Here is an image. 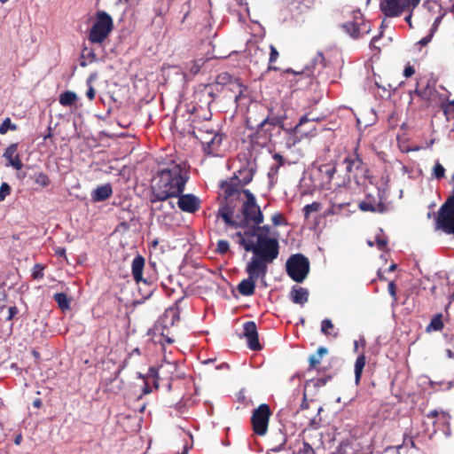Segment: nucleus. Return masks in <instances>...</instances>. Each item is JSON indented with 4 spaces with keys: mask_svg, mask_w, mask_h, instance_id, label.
<instances>
[{
    "mask_svg": "<svg viewBox=\"0 0 454 454\" xmlns=\"http://www.w3.org/2000/svg\"><path fill=\"white\" fill-rule=\"evenodd\" d=\"M188 180L185 162L176 160L160 162L153 179L150 201L155 203L178 197L184 192Z\"/></svg>",
    "mask_w": 454,
    "mask_h": 454,
    "instance_id": "obj_1",
    "label": "nucleus"
},
{
    "mask_svg": "<svg viewBox=\"0 0 454 454\" xmlns=\"http://www.w3.org/2000/svg\"><path fill=\"white\" fill-rule=\"evenodd\" d=\"M247 200L243 202L241 214L234 218L235 206H224L217 211V216L221 217L224 223L234 228H249L253 224H261L264 217L260 207L256 203L254 195L249 191H243Z\"/></svg>",
    "mask_w": 454,
    "mask_h": 454,
    "instance_id": "obj_2",
    "label": "nucleus"
},
{
    "mask_svg": "<svg viewBox=\"0 0 454 454\" xmlns=\"http://www.w3.org/2000/svg\"><path fill=\"white\" fill-rule=\"evenodd\" d=\"M238 244L246 252H252L253 256L247 264L258 270L268 271V265L271 264L279 254V242L277 238L251 239H238Z\"/></svg>",
    "mask_w": 454,
    "mask_h": 454,
    "instance_id": "obj_3",
    "label": "nucleus"
},
{
    "mask_svg": "<svg viewBox=\"0 0 454 454\" xmlns=\"http://www.w3.org/2000/svg\"><path fill=\"white\" fill-rule=\"evenodd\" d=\"M343 163L348 180L353 179L357 184H360L371 178L369 168L358 154L357 147L353 153L345 157Z\"/></svg>",
    "mask_w": 454,
    "mask_h": 454,
    "instance_id": "obj_4",
    "label": "nucleus"
},
{
    "mask_svg": "<svg viewBox=\"0 0 454 454\" xmlns=\"http://www.w3.org/2000/svg\"><path fill=\"white\" fill-rule=\"evenodd\" d=\"M176 371V365L173 363H166L160 366V368L150 367L146 375L145 387L143 388L144 394H150L153 391V387L150 386V380H152L153 386L155 389H158L160 382L164 381V378L160 376V372L162 375H166L168 382L166 384L167 389H171V380L173 374Z\"/></svg>",
    "mask_w": 454,
    "mask_h": 454,
    "instance_id": "obj_5",
    "label": "nucleus"
},
{
    "mask_svg": "<svg viewBox=\"0 0 454 454\" xmlns=\"http://www.w3.org/2000/svg\"><path fill=\"white\" fill-rule=\"evenodd\" d=\"M114 28L112 17L104 11L96 14V20L89 31L88 39L92 43H102Z\"/></svg>",
    "mask_w": 454,
    "mask_h": 454,
    "instance_id": "obj_6",
    "label": "nucleus"
},
{
    "mask_svg": "<svg viewBox=\"0 0 454 454\" xmlns=\"http://www.w3.org/2000/svg\"><path fill=\"white\" fill-rule=\"evenodd\" d=\"M190 133L200 141L207 154L216 153L223 138V134L215 132L214 129H207V131H203L202 127L199 126L196 121L194 125H192Z\"/></svg>",
    "mask_w": 454,
    "mask_h": 454,
    "instance_id": "obj_7",
    "label": "nucleus"
},
{
    "mask_svg": "<svg viewBox=\"0 0 454 454\" xmlns=\"http://www.w3.org/2000/svg\"><path fill=\"white\" fill-rule=\"evenodd\" d=\"M387 196V191L385 188L377 187L375 194L366 193L365 198L359 202L358 208L364 212L387 213L389 210L385 202Z\"/></svg>",
    "mask_w": 454,
    "mask_h": 454,
    "instance_id": "obj_8",
    "label": "nucleus"
},
{
    "mask_svg": "<svg viewBox=\"0 0 454 454\" xmlns=\"http://www.w3.org/2000/svg\"><path fill=\"white\" fill-rule=\"evenodd\" d=\"M219 187L221 189L220 196L223 198L219 208L227 205L236 207V202L239 200L243 191L246 190L241 186L236 176L221 181Z\"/></svg>",
    "mask_w": 454,
    "mask_h": 454,
    "instance_id": "obj_9",
    "label": "nucleus"
},
{
    "mask_svg": "<svg viewBox=\"0 0 454 454\" xmlns=\"http://www.w3.org/2000/svg\"><path fill=\"white\" fill-rule=\"evenodd\" d=\"M286 272L295 282L301 283L309 272V261L302 254L291 255L286 262Z\"/></svg>",
    "mask_w": 454,
    "mask_h": 454,
    "instance_id": "obj_10",
    "label": "nucleus"
},
{
    "mask_svg": "<svg viewBox=\"0 0 454 454\" xmlns=\"http://www.w3.org/2000/svg\"><path fill=\"white\" fill-rule=\"evenodd\" d=\"M342 29L348 34L352 38H359L371 31V24L365 21L362 12L353 11L351 13V20L346 21L341 25Z\"/></svg>",
    "mask_w": 454,
    "mask_h": 454,
    "instance_id": "obj_11",
    "label": "nucleus"
},
{
    "mask_svg": "<svg viewBox=\"0 0 454 454\" xmlns=\"http://www.w3.org/2000/svg\"><path fill=\"white\" fill-rule=\"evenodd\" d=\"M420 0H381L380 7L387 17H397L406 11H413Z\"/></svg>",
    "mask_w": 454,
    "mask_h": 454,
    "instance_id": "obj_12",
    "label": "nucleus"
},
{
    "mask_svg": "<svg viewBox=\"0 0 454 454\" xmlns=\"http://www.w3.org/2000/svg\"><path fill=\"white\" fill-rule=\"evenodd\" d=\"M270 416L271 411L267 403H262L253 411L251 424L255 434L260 436L266 434Z\"/></svg>",
    "mask_w": 454,
    "mask_h": 454,
    "instance_id": "obj_13",
    "label": "nucleus"
},
{
    "mask_svg": "<svg viewBox=\"0 0 454 454\" xmlns=\"http://www.w3.org/2000/svg\"><path fill=\"white\" fill-rule=\"evenodd\" d=\"M246 272L248 277L244 278L237 286L239 293L243 296H251L255 292L256 281L266 277L267 272L258 270L252 265L247 264Z\"/></svg>",
    "mask_w": 454,
    "mask_h": 454,
    "instance_id": "obj_14",
    "label": "nucleus"
},
{
    "mask_svg": "<svg viewBox=\"0 0 454 454\" xmlns=\"http://www.w3.org/2000/svg\"><path fill=\"white\" fill-rule=\"evenodd\" d=\"M429 419H436L433 421L434 429V433L437 431H442V434L450 437L451 435V429L450 425V417L448 413L444 411L438 412L437 411H431L427 415Z\"/></svg>",
    "mask_w": 454,
    "mask_h": 454,
    "instance_id": "obj_15",
    "label": "nucleus"
},
{
    "mask_svg": "<svg viewBox=\"0 0 454 454\" xmlns=\"http://www.w3.org/2000/svg\"><path fill=\"white\" fill-rule=\"evenodd\" d=\"M234 237L237 239H272L270 236V226L263 225L260 226V224H253L249 228H247L244 232L238 231L235 233Z\"/></svg>",
    "mask_w": 454,
    "mask_h": 454,
    "instance_id": "obj_16",
    "label": "nucleus"
},
{
    "mask_svg": "<svg viewBox=\"0 0 454 454\" xmlns=\"http://www.w3.org/2000/svg\"><path fill=\"white\" fill-rule=\"evenodd\" d=\"M177 206L185 213L194 214L200 210L201 206L200 200L192 193L183 194L178 197Z\"/></svg>",
    "mask_w": 454,
    "mask_h": 454,
    "instance_id": "obj_17",
    "label": "nucleus"
},
{
    "mask_svg": "<svg viewBox=\"0 0 454 454\" xmlns=\"http://www.w3.org/2000/svg\"><path fill=\"white\" fill-rule=\"evenodd\" d=\"M244 335L247 340V346L251 350L258 351L262 349L259 341L257 326L254 321L246 322L243 325Z\"/></svg>",
    "mask_w": 454,
    "mask_h": 454,
    "instance_id": "obj_18",
    "label": "nucleus"
},
{
    "mask_svg": "<svg viewBox=\"0 0 454 454\" xmlns=\"http://www.w3.org/2000/svg\"><path fill=\"white\" fill-rule=\"evenodd\" d=\"M309 296V290L299 286H294L289 293V298L291 301L301 307L308 302Z\"/></svg>",
    "mask_w": 454,
    "mask_h": 454,
    "instance_id": "obj_19",
    "label": "nucleus"
},
{
    "mask_svg": "<svg viewBox=\"0 0 454 454\" xmlns=\"http://www.w3.org/2000/svg\"><path fill=\"white\" fill-rule=\"evenodd\" d=\"M17 144H12L6 148L4 156L8 160L10 165L15 169L20 170L23 168V163L20 155L17 153Z\"/></svg>",
    "mask_w": 454,
    "mask_h": 454,
    "instance_id": "obj_20",
    "label": "nucleus"
},
{
    "mask_svg": "<svg viewBox=\"0 0 454 454\" xmlns=\"http://www.w3.org/2000/svg\"><path fill=\"white\" fill-rule=\"evenodd\" d=\"M113 195V188L110 184L98 186L91 192V200L94 202H101L108 200Z\"/></svg>",
    "mask_w": 454,
    "mask_h": 454,
    "instance_id": "obj_21",
    "label": "nucleus"
},
{
    "mask_svg": "<svg viewBox=\"0 0 454 454\" xmlns=\"http://www.w3.org/2000/svg\"><path fill=\"white\" fill-rule=\"evenodd\" d=\"M145 263V260L140 254H137L132 261L131 272L136 283H139L141 281L145 282V280L143 278V270Z\"/></svg>",
    "mask_w": 454,
    "mask_h": 454,
    "instance_id": "obj_22",
    "label": "nucleus"
},
{
    "mask_svg": "<svg viewBox=\"0 0 454 454\" xmlns=\"http://www.w3.org/2000/svg\"><path fill=\"white\" fill-rule=\"evenodd\" d=\"M360 444L356 440H345L337 449V454H360Z\"/></svg>",
    "mask_w": 454,
    "mask_h": 454,
    "instance_id": "obj_23",
    "label": "nucleus"
},
{
    "mask_svg": "<svg viewBox=\"0 0 454 454\" xmlns=\"http://www.w3.org/2000/svg\"><path fill=\"white\" fill-rule=\"evenodd\" d=\"M254 175V169L247 164V166L241 168L238 173H235L233 176L239 179L241 186L244 188L245 185L248 184L253 180Z\"/></svg>",
    "mask_w": 454,
    "mask_h": 454,
    "instance_id": "obj_24",
    "label": "nucleus"
},
{
    "mask_svg": "<svg viewBox=\"0 0 454 454\" xmlns=\"http://www.w3.org/2000/svg\"><path fill=\"white\" fill-rule=\"evenodd\" d=\"M228 90L235 93L234 100L235 102H239L243 97H245V92L247 88L245 86L239 79L234 78L232 82L227 86Z\"/></svg>",
    "mask_w": 454,
    "mask_h": 454,
    "instance_id": "obj_25",
    "label": "nucleus"
},
{
    "mask_svg": "<svg viewBox=\"0 0 454 454\" xmlns=\"http://www.w3.org/2000/svg\"><path fill=\"white\" fill-rule=\"evenodd\" d=\"M255 126L258 129L257 133L260 134L261 131L263 130L266 126H270V127H273V128L279 126L280 128L283 129L284 124H283L282 120L278 117H273V118L266 117V118H263L262 120H261Z\"/></svg>",
    "mask_w": 454,
    "mask_h": 454,
    "instance_id": "obj_26",
    "label": "nucleus"
},
{
    "mask_svg": "<svg viewBox=\"0 0 454 454\" xmlns=\"http://www.w3.org/2000/svg\"><path fill=\"white\" fill-rule=\"evenodd\" d=\"M222 90L215 85L214 83L205 85L204 89L199 93V95L205 96L207 95L208 98L207 106H209L215 100L217 93H219Z\"/></svg>",
    "mask_w": 454,
    "mask_h": 454,
    "instance_id": "obj_27",
    "label": "nucleus"
},
{
    "mask_svg": "<svg viewBox=\"0 0 454 454\" xmlns=\"http://www.w3.org/2000/svg\"><path fill=\"white\" fill-rule=\"evenodd\" d=\"M366 364V358L364 354L357 356L355 363V383L356 386L360 384L363 370Z\"/></svg>",
    "mask_w": 454,
    "mask_h": 454,
    "instance_id": "obj_28",
    "label": "nucleus"
},
{
    "mask_svg": "<svg viewBox=\"0 0 454 454\" xmlns=\"http://www.w3.org/2000/svg\"><path fill=\"white\" fill-rule=\"evenodd\" d=\"M77 101V96L73 91H65L59 96V104L63 106H72Z\"/></svg>",
    "mask_w": 454,
    "mask_h": 454,
    "instance_id": "obj_29",
    "label": "nucleus"
},
{
    "mask_svg": "<svg viewBox=\"0 0 454 454\" xmlns=\"http://www.w3.org/2000/svg\"><path fill=\"white\" fill-rule=\"evenodd\" d=\"M334 329H335L334 325L333 324V322L330 319L325 318V319L322 320L321 332L325 335L333 336V337L336 338L338 336V332H335Z\"/></svg>",
    "mask_w": 454,
    "mask_h": 454,
    "instance_id": "obj_30",
    "label": "nucleus"
},
{
    "mask_svg": "<svg viewBox=\"0 0 454 454\" xmlns=\"http://www.w3.org/2000/svg\"><path fill=\"white\" fill-rule=\"evenodd\" d=\"M322 118L313 115L311 113L305 114L300 118L299 122L292 129V132H300V128L308 121H319Z\"/></svg>",
    "mask_w": 454,
    "mask_h": 454,
    "instance_id": "obj_31",
    "label": "nucleus"
},
{
    "mask_svg": "<svg viewBox=\"0 0 454 454\" xmlns=\"http://www.w3.org/2000/svg\"><path fill=\"white\" fill-rule=\"evenodd\" d=\"M234 78L227 72H223L219 74L216 78L215 82H214L215 85L222 86L221 90H223V86H228Z\"/></svg>",
    "mask_w": 454,
    "mask_h": 454,
    "instance_id": "obj_32",
    "label": "nucleus"
},
{
    "mask_svg": "<svg viewBox=\"0 0 454 454\" xmlns=\"http://www.w3.org/2000/svg\"><path fill=\"white\" fill-rule=\"evenodd\" d=\"M54 301L58 303V306L62 309L66 310L70 308V300L64 293H57L53 296Z\"/></svg>",
    "mask_w": 454,
    "mask_h": 454,
    "instance_id": "obj_33",
    "label": "nucleus"
},
{
    "mask_svg": "<svg viewBox=\"0 0 454 454\" xmlns=\"http://www.w3.org/2000/svg\"><path fill=\"white\" fill-rule=\"evenodd\" d=\"M443 326L444 325L442 320V314H437L431 319V322L427 326V332L441 331Z\"/></svg>",
    "mask_w": 454,
    "mask_h": 454,
    "instance_id": "obj_34",
    "label": "nucleus"
},
{
    "mask_svg": "<svg viewBox=\"0 0 454 454\" xmlns=\"http://www.w3.org/2000/svg\"><path fill=\"white\" fill-rule=\"evenodd\" d=\"M319 171L325 177L327 183H330L336 173V167L334 165H322L319 168Z\"/></svg>",
    "mask_w": 454,
    "mask_h": 454,
    "instance_id": "obj_35",
    "label": "nucleus"
},
{
    "mask_svg": "<svg viewBox=\"0 0 454 454\" xmlns=\"http://www.w3.org/2000/svg\"><path fill=\"white\" fill-rule=\"evenodd\" d=\"M270 59H269V66L267 68V71H277L278 70V67L273 66V63L278 59L279 53L276 47L274 45H270Z\"/></svg>",
    "mask_w": 454,
    "mask_h": 454,
    "instance_id": "obj_36",
    "label": "nucleus"
},
{
    "mask_svg": "<svg viewBox=\"0 0 454 454\" xmlns=\"http://www.w3.org/2000/svg\"><path fill=\"white\" fill-rule=\"evenodd\" d=\"M445 171L444 167L439 161H436L432 169V176L437 180H441L445 177Z\"/></svg>",
    "mask_w": 454,
    "mask_h": 454,
    "instance_id": "obj_37",
    "label": "nucleus"
},
{
    "mask_svg": "<svg viewBox=\"0 0 454 454\" xmlns=\"http://www.w3.org/2000/svg\"><path fill=\"white\" fill-rule=\"evenodd\" d=\"M322 207L320 202L314 201L311 204H308L303 207L304 216L306 219L309 218L312 212H318Z\"/></svg>",
    "mask_w": 454,
    "mask_h": 454,
    "instance_id": "obj_38",
    "label": "nucleus"
},
{
    "mask_svg": "<svg viewBox=\"0 0 454 454\" xmlns=\"http://www.w3.org/2000/svg\"><path fill=\"white\" fill-rule=\"evenodd\" d=\"M35 183L42 187H47L51 184V180L47 174L39 172L35 175Z\"/></svg>",
    "mask_w": 454,
    "mask_h": 454,
    "instance_id": "obj_39",
    "label": "nucleus"
},
{
    "mask_svg": "<svg viewBox=\"0 0 454 454\" xmlns=\"http://www.w3.org/2000/svg\"><path fill=\"white\" fill-rule=\"evenodd\" d=\"M299 449L294 450V454H315L314 449L307 442H298Z\"/></svg>",
    "mask_w": 454,
    "mask_h": 454,
    "instance_id": "obj_40",
    "label": "nucleus"
},
{
    "mask_svg": "<svg viewBox=\"0 0 454 454\" xmlns=\"http://www.w3.org/2000/svg\"><path fill=\"white\" fill-rule=\"evenodd\" d=\"M441 107L447 119L454 117V100L442 104Z\"/></svg>",
    "mask_w": 454,
    "mask_h": 454,
    "instance_id": "obj_41",
    "label": "nucleus"
},
{
    "mask_svg": "<svg viewBox=\"0 0 454 454\" xmlns=\"http://www.w3.org/2000/svg\"><path fill=\"white\" fill-rule=\"evenodd\" d=\"M9 129L16 130L17 126L12 123L9 117L5 118L0 125V134H5Z\"/></svg>",
    "mask_w": 454,
    "mask_h": 454,
    "instance_id": "obj_42",
    "label": "nucleus"
},
{
    "mask_svg": "<svg viewBox=\"0 0 454 454\" xmlns=\"http://www.w3.org/2000/svg\"><path fill=\"white\" fill-rule=\"evenodd\" d=\"M45 269V266H43L41 263H36L33 267L32 270V277L34 279H42L43 278V270Z\"/></svg>",
    "mask_w": 454,
    "mask_h": 454,
    "instance_id": "obj_43",
    "label": "nucleus"
},
{
    "mask_svg": "<svg viewBox=\"0 0 454 454\" xmlns=\"http://www.w3.org/2000/svg\"><path fill=\"white\" fill-rule=\"evenodd\" d=\"M230 249V244L225 239H220L217 242L216 252L220 254H226Z\"/></svg>",
    "mask_w": 454,
    "mask_h": 454,
    "instance_id": "obj_44",
    "label": "nucleus"
},
{
    "mask_svg": "<svg viewBox=\"0 0 454 454\" xmlns=\"http://www.w3.org/2000/svg\"><path fill=\"white\" fill-rule=\"evenodd\" d=\"M273 127L266 126L263 130L261 131L260 134L257 133L258 137H263V143H266L267 141H270L272 137V129Z\"/></svg>",
    "mask_w": 454,
    "mask_h": 454,
    "instance_id": "obj_45",
    "label": "nucleus"
},
{
    "mask_svg": "<svg viewBox=\"0 0 454 454\" xmlns=\"http://www.w3.org/2000/svg\"><path fill=\"white\" fill-rule=\"evenodd\" d=\"M11 186L7 183H2L0 186V201H4L7 195L11 193Z\"/></svg>",
    "mask_w": 454,
    "mask_h": 454,
    "instance_id": "obj_46",
    "label": "nucleus"
},
{
    "mask_svg": "<svg viewBox=\"0 0 454 454\" xmlns=\"http://www.w3.org/2000/svg\"><path fill=\"white\" fill-rule=\"evenodd\" d=\"M271 221L273 225L278 226L281 224H286V220L284 215L281 213H276L271 216Z\"/></svg>",
    "mask_w": 454,
    "mask_h": 454,
    "instance_id": "obj_47",
    "label": "nucleus"
},
{
    "mask_svg": "<svg viewBox=\"0 0 454 454\" xmlns=\"http://www.w3.org/2000/svg\"><path fill=\"white\" fill-rule=\"evenodd\" d=\"M321 357L317 355H312L309 358V370H314L320 364Z\"/></svg>",
    "mask_w": 454,
    "mask_h": 454,
    "instance_id": "obj_48",
    "label": "nucleus"
},
{
    "mask_svg": "<svg viewBox=\"0 0 454 454\" xmlns=\"http://www.w3.org/2000/svg\"><path fill=\"white\" fill-rule=\"evenodd\" d=\"M165 328L166 327H163L162 332L160 333V339L159 340L163 347L165 346V344H172L175 341V340L172 337L168 336V333H164Z\"/></svg>",
    "mask_w": 454,
    "mask_h": 454,
    "instance_id": "obj_49",
    "label": "nucleus"
},
{
    "mask_svg": "<svg viewBox=\"0 0 454 454\" xmlns=\"http://www.w3.org/2000/svg\"><path fill=\"white\" fill-rule=\"evenodd\" d=\"M170 317V324L171 325H173L175 324L176 321H178L179 320V315L178 313L174 310V309H170V310H167L165 312V315H164V317L165 318H168Z\"/></svg>",
    "mask_w": 454,
    "mask_h": 454,
    "instance_id": "obj_50",
    "label": "nucleus"
},
{
    "mask_svg": "<svg viewBox=\"0 0 454 454\" xmlns=\"http://www.w3.org/2000/svg\"><path fill=\"white\" fill-rule=\"evenodd\" d=\"M403 446L416 448L414 439L409 434H403Z\"/></svg>",
    "mask_w": 454,
    "mask_h": 454,
    "instance_id": "obj_51",
    "label": "nucleus"
},
{
    "mask_svg": "<svg viewBox=\"0 0 454 454\" xmlns=\"http://www.w3.org/2000/svg\"><path fill=\"white\" fill-rule=\"evenodd\" d=\"M387 290H388V293L389 294L391 295V297L393 298V300L395 301H397V296H396V285L395 283V281H390L388 283V286H387Z\"/></svg>",
    "mask_w": 454,
    "mask_h": 454,
    "instance_id": "obj_52",
    "label": "nucleus"
},
{
    "mask_svg": "<svg viewBox=\"0 0 454 454\" xmlns=\"http://www.w3.org/2000/svg\"><path fill=\"white\" fill-rule=\"evenodd\" d=\"M82 57L90 59V62H93L97 59L95 52L92 50H88L87 48L83 49Z\"/></svg>",
    "mask_w": 454,
    "mask_h": 454,
    "instance_id": "obj_53",
    "label": "nucleus"
},
{
    "mask_svg": "<svg viewBox=\"0 0 454 454\" xmlns=\"http://www.w3.org/2000/svg\"><path fill=\"white\" fill-rule=\"evenodd\" d=\"M331 380H332V376L317 378L315 380V386L317 387H323Z\"/></svg>",
    "mask_w": 454,
    "mask_h": 454,
    "instance_id": "obj_54",
    "label": "nucleus"
},
{
    "mask_svg": "<svg viewBox=\"0 0 454 454\" xmlns=\"http://www.w3.org/2000/svg\"><path fill=\"white\" fill-rule=\"evenodd\" d=\"M415 74V69L412 66H411L410 64H408L405 68H404V71H403V75L406 77V78H409L411 77V75H413Z\"/></svg>",
    "mask_w": 454,
    "mask_h": 454,
    "instance_id": "obj_55",
    "label": "nucleus"
},
{
    "mask_svg": "<svg viewBox=\"0 0 454 454\" xmlns=\"http://www.w3.org/2000/svg\"><path fill=\"white\" fill-rule=\"evenodd\" d=\"M19 312V309H17L16 306H12L9 308L8 309V317H7V320H12Z\"/></svg>",
    "mask_w": 454,
    "mask_h": 454,
    "instance_id": "obj_56",
    "label": "nucleus"
},
{
    "mask_svg": "<svg viewBox=\"0 0 454 454\" xmlns=\"http://www.w3.org/2000/svg\"><path fill=\"white\" fill-rule=\"evenodd\" d=\"M376 243L380 250H384L387 247V241L385 239L378 237L376 239Z\"/></svg>",
    "mask_w": 454,
    "mask_h": 454,
    "instance_id": "obj_57",
    "label": "nucleus"
},
{
    "mask_svg": "<svg viewBox=\"0 0 454 454\" xmlns=\"http://www.w3.org/2000/svg\"><path fill=\"white\" fill-rule=\"evenodd\" d=\"M273 159L278 161V165L275 168V170L278 171L280 166L284 165V158L279 153H275L273 155Z\"/></svg>",
    "mask_w": 454,
    "mask_h": 454,
    "instance_id": "obj_58",
    "label": "nucleus"
},
{
    "mask_svg": "<svg viewBox=\"0 0 454 454\" xmlns=\"http://www.w3.org/2000/svg\"><path fill=\"white\" fill-rule=\"evenodd\" d=\"M195 121L197 122V124L199 126L202 127L203 131H207V129H213L212 127L209 126L208 123H202L200 120H197V119L192 120V125L195 124Z\"/></svg>",
    "mask_w": 454,
    "mask_h": 454,
    "instance_id": "obj_59",
    "label": "nucleus"
},
{
    "mask_svg": "<svg viewBox=\"0 0 454 454\" xmlns=\"http://www.w3.org/2000/svg\"><path fill=\"white\" fill-rule=\"evenodd\" d=\"M95 95H96V92H95L94 88H93L91 85H90V86H89V89H88V90H87V92H86V96H87V98H88L90 100H93V99L95 98Z\"/></svg>",
    "mask_w": 454,
    "mask_h": 454,
    "instance_id": "obj_60",
    "label": "nucleus"
},
{
    "mask_svg": "<svg viewBox=\"0 0 454 454\" xmlns=\"http://www.w3.org/2000/svg\"><path fill=\"white\" fill-rule=\"evenodd\" d=\"M54 251L56 255L66 258V249L64 247H58Z\"/></svg>",
    "mask_w": 454,
    "mask_h": 454,
    "instance_id": "obj_61",
    "label": "nucleus"
},
{
    "mask_svg": "<svg viewBox=\"0 0 454 454\" xmlns=\"http://www.w3.org/2000/svg\"><path fill=\"white\" fill-rule=\"evenodd\" d=\"M328 353V350L325 347H319L317 350V355L322 358L324 355H326Z\"/></svg>",
    "mask_w": 454,
    "mask_h": 454,
    "instance_id": "obj_62",
    "label": "nucleus"
},
{
    "mask_svg": "<svg viewBox=\"0 0 454 454\" xmlns=\"http://www.w3.org/2000/svg\"><path fill=\"white\" fill-rule=\"evenodd\" d=\"M409 13L408 15L405 17V21L409 24V27H412V24H411V17H412V12L413 11H407Z\"/></svg>",
    "mask_w": 454,
    "mask_h": 454,
    "instance_id": "obj_63",
    "label": "nucleus"
},
{
    "mask_svg": "<svg viewBox=\"0 0 454 454\" xmlns=\"http://www.w3.org/2000/svg\"><path fill=\"white\" fill-rule=\"evenodd\" d=\"M33 405L36 408H40L42 406V400L39 398H36L35 400H34Z\"/></svg>",
    "mask_w": 454,
    "mask_h": 454,
    "instance_id": "obj_64",
    "label": "nucleus"
}]
</instances>
